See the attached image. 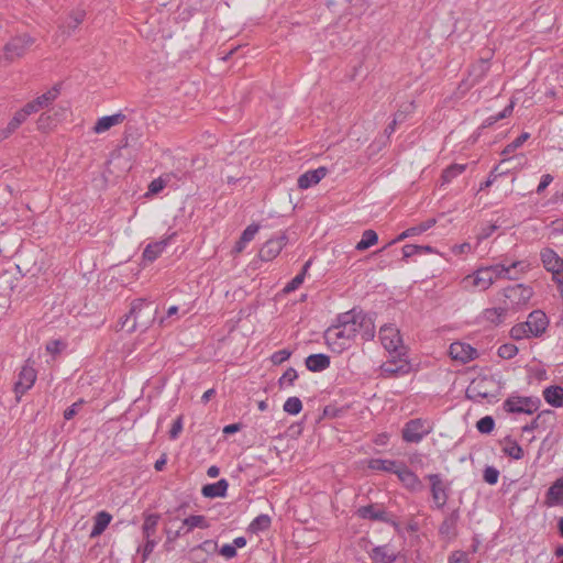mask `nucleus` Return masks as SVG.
Returning a JSON list of instances; mask_svg holds the SVG:
<instances>
[{
  "instance_id": "nucleus-1",
  "label": "nucleus",
  "mask_w": 563,
  "mask_h": 563,
  "mask_svg": "<svg viewBox=\"0 0 563 563\" xmlns=\"http://www.w3.org/2000/svg\"><path fill=\"white\" fill-rule=\"evenodd\" d=\"M374 333L372 319L352 310L339 317L338 323L325 331L324 339L332 351L340 353L347 349L357 335L363 340H369L374 338Z\"/></svg>"
},
{
  "instance_id": "nucleus-2",
  "label": "nucleus",
  "mask_w": 563,
  "mask_h": 563,
  "mask_svg": "<svg viewBox=\"0 0 563 563\" xmlns=\"http://www.w3.org/2000/svg\"><path fill=\"white\" fill-rule=\"evenodd\" d=\"M520 267L521 269H525L528 267V265H525L523 262L518 261L514 262L510 266L505 265H494V266H487L478 268L473 275L466 276L463 280V287L465 289H479V290H486L488 289L495 280L498 278H510L514 279L515 277L510 276L509 273L512 268Z\"/></svg>"
},
{
  "instance_id": "nucleus-3",
  "label": "nucleus",
  "mask_w": 563,
  "mask_h": 563,
  "mask_svg": "<svg viewBox=\"0 0 563 563\" xmlns=\"http://www.w3.org/2000/svg\"><path fill=\"white\" fill-rule=\"evenodd\" d=\"M157 308L144 299L133 301L129 314L125 316L122 327L133 332L137 329H147L156 318Z\"/></svg>"
},
{
  "instance_id": "nucleus-4",
  "label": "nucleus",
  "mask_w": 563,
  "mask_h": 563,
  "mask_svg": "<svg viewBox=\"0 0 563 563\" xmlns=\"http://www.w3.org/2000/svg\"><path fill=\"white\" fill-rule=\"evenodd\" d=\"M500 393L499 383L493 376H477L466 388V397L473 401L492 402Z\"/></svg>"
},
{
  "instance_id": "nucleus-5",
  "label": "nucleus",
  "mask_w": 563,
  "mask_h": 563,
  "mask_svg": "<svg viewBox=\"0 0 563 563\" xmlns=\"http://www.w3.org/2000/svg\"><path fill=\"white\" fill-rule=\"evenodd\" d=\"M549 320L545 313L541 310H534L529 316L526 322L516 324L510 330V335L515 340H521L531 336H540L547 330Z\"/></svg>"
},
{
  "instance_id": "nucleus-6",
  "label": "nucleus",
  "mask_w": 563,
  "mask_h": 563,
  "mask_svg": "<svg viewBox=\"0 0 563 563\" xmlns=\"http://www.w3.org/2000/svg\"><path fill=\"white\" fill-rule=\"evenodd\" d=\"M35 40L26 34H19L11 37L3 47V58L10 63L23 57Z\"/></svg>"
},
{
  "instance_id": "nucleus-7",
  "label": "nucleus",
  "mask_w": 563,
  "mask_h": 563,
  "mask_svg": "<svg viewBox=\"0 0 563 563\" xmlns=\"http://www.w3.org/2000/svg\"><path fill=\"white\" fill-rule=\"evenodd\" d=\"M432 431V423L426 419L417 418L408 421L402 429V439L406 442L418 443Z\"/></svg>"
},
{
  "instance_id": "nucleus-8",
  "label": "nucleus",
  "mask_w": 563,
  "mask_h": 563,
  "mask_svg": "<svg viewBox=\"0 0 563 563\" xmlns=\"http://www.w3.org/2000/svg\"><path fill=\"white\" fill-rule=\"evenodd\" d=\"M533 295L532 288L529 286H525L522 284H517L510 287H507L504 290V296L506 298L507 308L519 309L526 306Z\"/></svg>"
},
{
  "instance_id": "nucleus-9",
  "label": "nucleus",
  "mask_w": 563,
  "mask_h": 563,
  "mask_svg": "<svg viewBox=\"0 0 563 563\" xmlns=\"http://www.w3.org/2000/svg\"><path fill=\"white\" fill-rule=\"evenodd\" d=\"M540 399L537 397L510 396L506 399L504 408L511 413L532 415L539 409Z\"/></svg>"
},
{
  "instance_id": "nucleus-10",
  "label": "nucleus",
  "mask_w": 563,
  "mask_h": 563,
  "mask_svg": "<svg viewBox=\"0 0 563 563\" xmlns=\"http://www.w3.org/2000/svg\"><path fill=\"white\" fill-rule=\"evenodd\" d=\"M379 338L382 344L389 353L401 356L405 351L399 330L394 325H384L380 328Z\"/></svg>"
},
{
  "instance_id": "nucleus-11",
  "label": "nucleus",
  "mask_w": 563,
  "mask_h": 563,
  "mask_svg": "<svg viewBox=\"0 0 563 563\" xmlns=\"http://www.w3.org/2000/svg\"><path fill=\"white\" fill-rule=\"evenodd\" d=\"M427 478L430 483L432 501L438 509H442L449 499V484L440 474H430Z\"/></svg>"
},
{
  "instance_id": "nucleus-12",
  "label": "nucleus",
  "mask_w": 563,
  "mask_h": 563,
  "mask_svg": "<svg viewBox=\"0 0 563 563\" xmlns=\"http://www.w3.org/2000/svg\"><path fill=\"white\" fill-rule=\"evenodd\" d=\"M59 95H60V85L57 84L25 104H26L27 109L31 111V113L33 114L43 109L49 108L53 104V102L59 97Z\"/></svg>"
},
{
  "instance_id": "nucleus-13",
  "label": "nucleus",
  "mask_w": 563,
  "mask_h": 563,
  "mask_svg": "<svg viewBox=\"0 0 563 563\" xmlns=\"http://www.w3.org/2000/svg\"><path fill=\"white\" fill-rule=\"evenodd\" d=\"M35 380L36 371L29 364L27 361L26 364L21 368L19 378L14 384V393L16 395L18 401H20L21 396L34 385Z\"/></svg>"
},
{
  "instance_id": "nucleus-14",
  "label": "nucleus",
  "mask_w": 563,
  "mask_h": 563,
  "mask_svg": "<svg viewBox=\"0 0 563 563\" xmlns=\"http://www.w3.org/2000/svg\"><path fill=\"white\" fill-rule=\"evenodd\" d=\"M449 354L452 360L466 364L478 357V352L472 345L464 342H453L450 345Z\"/></svg>"
},
{
  "instance_id": "nucleus-15",
  "label": "nucleus",
  "mask_w": 563,
  "mask_h": 563,
  "mask_svg": "<svg viewBox=\"0 0 563 563\" xmlns=\"http://www.w3.org/2000/svg\"><path fill=\"white\" fill-rule=\"evenodd\" d=\"M380 369L384 377H394L408 374L411 371V365L407 360L398 356L397 360L393 358L385 362Z\"/></svg>"
},
{
  "instance_id": "nucleus-16",
  "label": "nucleus",
  "mask_w": 563,
  "mask_h": 563,
  "mask_svg": "<svg viewBox=\"0 0 563 563\" xmlns=\"http://www.w3.org/2000/svg\"><path fill=\"white\" fill-rule=\"evenodd\" d=\"M395 474L402 485L411 492H420L423 488L422 482L405 464H398Z\"/></svg>"
},
{
  "instance_id": "nucleus-17",
  "label": "nucleus",
  "mask_w": 563,
  "mask_h": 563,
  "mask_svg": "<svg viewBox=\"0 0 563 563\" xmlns=\"http://www.w3.org/2000/svg\"><path fill=\"white\" fill-rule=\"evenodd\" d=\"M286 244V238L279 236L277 239L268 240L260 250L258 256L263 261H272L275 258Z\"/></svg>"
},
{
  "instance_id": "nucleus-18",
  "label": "nucleus",
  "mask_w": 563,
  "mask_h": 563,
  "mask_svg": "<svg viewBox=\"0 0 563 563\" xmlns=\"http://www.w3.org/2000/svg\"><path fill=\"white\" fill-rule=\"evenodd\" d=\"M63 115V110H52L47 112H43L40 114V117L36 120V128L40 132L47 133L52 131L55 126L57 121Z\"/></svg>"
},
{
  "instance_id": "nucleus-19",
  "label": "nucleus",
  "mask_w": 563,
  "mask_h": 563,
  "mask_svg": "<svg viewBox=\"0 0 563 563\" xmlns=\"http://www.w3.org/2000/svg\"><path fill=\"white\" fill-rule=\"evenodd\" d=\"M547 507L563 506V478H558L548 489L544 498Z\"/></svg>"
},
{
  "instance_id": "nucleus-20",
  "label": "nucleus",
  "mask_w": 563,
  "mask_h": 563,
  "mask_svg": "<svg viewBox=\"0 0 563 563\" xmlns=\"http://www.w3.org/2000/svg\"><path fill=\"white\" fill-rule=\"evenodd\" d=\"M328 174L325 167H319L313 170H308L298 178V187L300 189H308L309 187L317 185Z\"/></svg>"
},
{
  "instance_id": "nucleus-21",
  "label": "nucleus",
  "mask_w": 563,
  "mask_h": 563,
  "mask_svg": "<svg viewBox=\"0 0 563 563\" xmlns=\"http://www.w3.org/2000/svg\"><path fill=\"white\" fill-rule=\"evenodd\" d=\"M31 111L24 104L20 110L14 112L12 119L9 121L7 128L3 131L4 136L12 134L22 123H24L31 115Z\"/></svg>"
},
{
  "instance_id": "nucleus-22",
  "label": "nucleus",
  "mask_w": 563,
  "mask_h": 563,
  "mask_svg": "<svg viewBox=\"0 0 563 563\" xmlns=\"http://www.w3.org/2000/svg\"><path fill=\"white\" fill-rule=\"evenodd\" d=\"M123 120L124 115L122 113L102 117L96 122L93 132L97 134L103 133L110 130L112 126L120 124Z\"/></svg>"
},
{
  "instance_id": "nucleus-23",
  "label": "nucleus",
  "mask_w": 563,
  "mask_h": 563,
  "mask_svg": "<svg viewBox=\"0 0 563 563\" xmlns=\"http://www.w3.org/2000/svg\"><path fill=\"white\" fill-rule=\"evenodd\" d=\"M330 365L329 356L324 354H312L306 358V366L311 372H320Z\"/></svg>"
},
{
  "instance_id": "nucleus-24",
  "label": "nucleus",
  "mask_w": 563,
  "mask_h": 563,
  "mask_svg": "<svg viewBox=\"0 0 563 563\" xmlns=\"http://www.w3.org/2000/svg\"><path fill=\"white\" fill-rule=\"evenodd\" d=\"M169 238L148 244L143 252V258L148 262L155 261L165 250Z\"/></svg>"
},
{
  "instance_id": "nucleus-25",
  "label": "nucleus",
  "mask_w": 563,
  "mask_h": 563,
  "mask_svg": "<svg viewBox=\"0 0 563 563\" xmlns=\"http://www.w3.org/2000/svg\"><path fill=\"white\" fill-rule=\"evenodd\" d=\"M228 486V482L222 478L214 484L205 485L202 487V495L208 498L223 497L225 496Z\"/></svg>"
},
{
  "instance_id": "nucleus-26",
  "label": "nucleus",
  "mask_w": 563,
  "mask_h": 563,
  "mask_svg": "<svg viewBox=\"0 0 563 563\" xmlns=\"http://www.w3.org/2000/svg\"><path fill=\"white\" fill-rule=\"evenodd\" d=\"M545 401L553 407H563V388L561 386H550L543 390Z\"/></svg>"
},
{
  "instance_id": "nucleus-27",
  "label": "nucleus",
  "mask_w": 563,
  "mask_h": 563,
  "mask_svg": "<svg viewBox=\"0 0 563 563\" xmlns=\"http://www.w3.org/2000/svg\"><path fill=\"white\" fill-rule=\"evenodd\" d=\"M112 516L107 511H100L95 516L93 528L90 532L91 538L100 536L111 522Z\"/></svg>"
},
{
  "instance_id": "nucleus-28",
  "label": "nucleus",
  "mask_w": 563,
  "mask_h": 563,
  "mask_svg": "<svg viewBox=\"0 0 563 563\" xmlns=\"http://www.w3.org/2000/svg\"><path fill=\"white\" fill-rule=\"evenodd\" d=\"M371 558L375 563H393L396 560V554L390 552L387 547H377L373 549Z\"/></svg>"
},
{
  "instance_id": "nucleus-29",
  "label": "nucleus",
  "mask_w": 563,
  "mask_h": 563,
  "mask_svg": "<svg viewBox=\"0 0 563 563\" xmlns=\"http://www.w3.org/2000/svg\"><path fill=\"white\" fill-rule=\"evenodd\" d=\"M378 242V235L374 230H365L362 234V239L355 245V250L363 252Z\"/></svg>"
},
{
  "instance_id": "nucleus-30",
  "label": "nucleus",
  "mask_w": 563,
  "mask_h": 563,
  "mask_svg": "<svg viewBox=\"0 0 563 563\" xmlns=\"http://www.w3.org/2000/svg\"><path fill=\"white\" fill-rule=\"evenodd\" d=\"M357 516L363 519L385 520L386 514L380 509H376L373 505L360 507L356 511Z\"/></svg>"
},
{
  "instance_id": "nucleus-31",
  "label": "nucleus",
  "mask_w": 563,
  "mask_h": 563,
  "mask_svg": "<svg viewBox=\"0 0 563 563\" xmlns=\"http://www.w3.org/2000/svg\"><path fill=\"white\" fill-rule=\"evenodd\" d=\"M159 521V515L152 514L145 517L142 530L145 539H152L156 533V528Z\"/></svg>"
},
{
  "instance_id": "nucleus-32",
  "label": "nucleus",
  "mask_w": 563,
  "mask_h": 563,
  "mask_svg": "<svg viewBox=\"0 0 563 563\" xmlns=\"http://www.w3.org/2000/svg\"><path fill=\"white\" fill-rule=\"evenodd\" d=\"M398 463L390 460L372 459L368 461V467L376 471H385L395 473Z\"/></svg>"
},
{
  "instance_id": "nucleus-33",
  "label": "nucleus",
  "mask_w": 563,
  "mask_h": 563,
  "mask_svg": "<svg viewBox=\"0 0 563 563\" xmlns=\"http://www.w3.org/2000/svg\"><path fill=\"white\" fill-rule=\"evenodd\" d=\"M459 520V512L453 511L451 512L441 523L440 526V533L444 536H453L455 532V527Z\"/></svg>"
},
{
  "instance_id": "nucleus-34",
  "label": "nucleus",
  "mask_w": 563,
  "mask_h": 563,
  "mask_svg": "<svg viewBox=\"0 0 563 563\" xmlns=\"http://www.w3.org/2000/svg\"><path fill=\"white\" fill-rule=\"evenodd\" d=\"M86 12L84 10L77 9L69 12L66 18L65 24L69 30H76L85 20Z\"/></svg>"
},
{
  "instance_id": "nucleus-35",
  "label": "nucleus",
  "mask_w": 563,
  "mask_h": 563,
  "mask_svg": "<svg viewBox=\"0 0 563 563\" xmlns=\"http://www.w3.org/2000/svg\"><path fill=\"white\" fill-rule=\"evenodd\" d=\"M503 451L505 454H507L508 456H510L515 460H520L523 457L522 448L516 441H511L509 439L505 440V445H504Z\"/></svg>"
},
{
  "instance_id": "nucleus-36",
  "label": "nucleus",
  "mask_w": 563,
  "mask_h": 563,
  "mask_svg": "<svg viewBox=\"0 0 563 563\" xmlns=\"http://www.w3.org/2000/svg\"><path fill=\"white\" fill-rule=\"evenodd\" d=\"M466 169V164H452L442 173V181L450 183Z\"/></svg>"
},
{
  "instance_id": "nucleus-37",
  "label": "nucleus",
  "mask_w": 563,
  "mask_h": 563,
  "mask_svg": "<svg viewBox=\"0 0 563 563\" xmlns=\"http://www.w3.org/2000/svg\"><path fill=\"white\" fill-rule=\"evenodd\" d=\"M183 525L188 528L187 531H190L194 528L206 529V528L209 527L206 518L203 516H200V515L190 516V517L186 518L183 521Z\"/></svg>"
},
{
  "instance_id": "nucleus-38",
  "label": "nucleus",
  "mask_w": 563,
  "mask_h": 563,
  "mask_svg": "<svg viewBox=\"0 0 563 563\" xmlns=\"http://www.w3.org/2000/svg\"><path fill=\"white\" fill-rule=\"evenodd\" d=\"M507 308H490L484 311V318L492 323H499L506 313Z\"/></svg>"
},
{
  "instance_id": "nucleus-39",
  "label": "nucleus",
  "mask_w": 563,
  "mask_h": 563,
  "mask_svg": "<svg viewBox=\"0 0 563 563\" xmlns=\"http://www.w3.org/2000/svg\"><path fill=\"white\" fill-rule=\"evenodd\" d=\"M489 65L487 59H479L477 64L473 66L470 75L475 77L476 81H479L488 71Z\"/></svg>"
},
{
  "instance_id": "nucleus-40",
  "label": "nucleus",
  "mask_w": 563,
  "mask_h": 563,
  "mask_svg": "<svg viewBox=\"0 0 563 563\" xmlns=\"http://www.w3.org/2000/svg\"><path fill=\"white\" fill-rule=\"evenodd\" d=\"M271 526V518L267 515L257 516L252 523L250 525V529L253 532L262 531L268 529Z\"/></svg>"
},
{
  "instance_id": "nucleus-41",
  "label": "nucleus",
  "mask_w": 563,
  "mask_h": 563,
  "mask_svg": "<svg viewBox=\"0 0 563 563\" xmlns=\"http://www.w3.org/2000/svg\"><path fill=\"white\" fill-rule=\"evenodd\" d=\"M301 409L302 404L298 397H289L284 404V410L289 415H298Z\"/></svg>"
},
{
  "instance_id": "nucleus-42",
  "label": "nucleus",
  "mask_w": 563,
  "mask_h": 563,
  "mask_svg": "<svg viewBox=\"0 0 563 563\" xmlns=\"http://www.w3.org/2000/svg\"><path fill=\"white\" fill-rule=\"evenodd\" d=\"M517 353H518V347L511 343L503 344L498 349V355L505 360L512 358L514 356L517 355Z\"/></svg>"
},
{
  "instance_id": "nucleus-43",
  "label": "nucleus",
  "mask_w": 563,
  "mask_h": 563,
  "mask_svg": "<svg viewBox=\"0 0 563 563\" xmlns=\"http://www.w3.org/2000/svg\"><path fill=\"white\" fill-rule=\"evenodd\" d=\"M529 133H522L521 135H519L514 142H511L510 144H508L504 151H503V155H508L512 152H515L518 147H520L528 139H529Z\"/></svg>"
},
{
  "instance_id": "nucleus-44",
  "label": "nucleus",
  "mask_w": 563,
  "mask_h": 563,
  "mask_svg": "<svg viewBox=\"0 0 563 563\" xmlns=\"http://www.w3.org/2000/svg\"><path fill=\"white\" fill-rule=\"evenodd\" d=\"M514 106H515V102L511 101L509 106H507L500 113H498L497 115L495 117H490L486 120L484 126H489L494 123H496L497 121L501 120V119H505L507 117H509L514 110Z\"/></svg>"
},
{
  "instance_id": "nucleus-45",
  "label": "nucleus",
  "mask_w": 563,
  "mask_h": 563,
  "mask_svg": "<svg viewBox=\"0 0 563 563\" xmlns=\"http://www.w3.org/2000/svg\"><path fill=\"white\" fill-rule=\"evenodd\" d=\"M297 377H298V374H297L296 369L292 367H289L283 374V376L279 378V380H278L279 387L282 388L284 385L291 386L294 384V382L297 379Z\"/></svg>"
},
{
  "instance_id": "nucleus-46",
  "label": "nucleus",
  "mask_w": 563,
  "mask_h": 563,
  "mask_svg": "<svg viewBox=\"0 0 563 563\" xmlns=\"http://www.w3.org/2000/svg\"><path fill=\"white\" fill-rule=\"evenodd\" d=\"M495 426L494 419L489 416L483 417L476 423V427L482 433H489L493 431Z\"/></svg>"
},
{
  "instance_id": "nucleus-47",
  "label": "nucleus",
  "mask_w": 563,
  "mask_h": 563,
  "mask_svg": "<svg viewBox=\"0 0 563 563\" xmlns=\"http://www.w3.org/2000/svg\"><path fill=\"white\" fill-rule=\"evenodd\" d=\"M305 280V272L299 273L296 277H294L284 288L285 294H289L296 290Z\"/></svg>"
},
{
  "instance_id": "nucleus-48",
  "label": "nucleus",
  "mask_w": 563,
  "mask_h": 563,
  "mask_svg": "<svg viewBox=\"0 0 563 563\" xmlns=\"http://www.w3.org/2000/svg\"><path fill=\"white\" fill-rule=\"evenodd\" d=\"M435 223H437V220L434 218H431L424 222H421L420 224H418L416 227L410 228L412 236L418 235V234L431 229Z\"/></svg>"
},
{
  "instance_id": "nucleus-49",
  "label": "nucleus",
  "mask_w": 563,
  "mask_h": 563,
  "mask_svg": "<svg viewBox=\"0 0 563 563\" xmlns=\"http://www.w3.org/2000/svg\"><path fill=\"white\" fill-rule=\"evenodd\" d=\"M260 225L258 224H251L249 225L241 234L240 239L242 242H245L246 244L251 242L255 234L258 232Z\"/></svg>"
},
{
  "instance_id": "nucleus-50",
  "label": "nucleus",
  "mask_w": 563,
  "mask_h": 563,
  "mask_svg": "<svg viewBox=\"0 0 563 563\" xmlns=\"http://www.w3.org/2000/svg\"><path fill=\"white\" fill-rule=\"evenodd\" d=\"M290 355H291V352L289 350H280V351L275 352L271 356V361L274 365H280L282 363L287 361L290 357Z\"/></svg>"
},
{
  "instance_id": "nucleus-51",
  "label": "nucleus",
  "mask_w": 563,
  "mask_h": 563,
  "mask_svg": "<svg viewBox=\"0 0 563 563\" xmlns=\"http://www.w3.org/2000/svg\"><path fill=\"white\" fill-rule=\"evenodd\" d=\"M483 477L486 483L494 485L498 481L499 472L495 467L488 466L485 468Z\"/></svg>"
},
{
  "instance_id": "nucleus-52",
  "label": "nucleus",
  "mask_w": 563,
  "mask_h": 563,
  "mask_svg": "<svg viewBox=\"0 0 563 563\" xmlns=\"http://www.w3.org/2000/svg\"><path fill=\"white\" fill-rule=\"evenodd\" d=\"M166 183L162 178H156L151 181L148 185L147 195H156L162 191L165 187Z\"/></svg>"
},
{
  "instance_id": "nucleus-53",
  "label": "nucleus",
  "mask_w": 563,
  "mask_h": 563,
  "mask_svg": "<svg viewBox=\"0 0 563 563\" xmlns=\"http://www.w3.org/2000/svg\"><path fill=\"white\" fill-rule=\"evenodd\" d=\"M181 430H183V416H179L173 423L172 429L169 430V438L172 440H175L179 435Z\"/></svg>"
},
{
  "instance_id": "nucleus-54",
  "label": "nucleus",
  "mask_w": 563,
  "mask_h": 563,
  "mask_svg": "<svg viewBox=\"0 0 563 563\" xmlns=\"http://www.w3.org/2000/svg\"><path fill=\"white\" fill-rule=\"evenodd\" d=\"M219 553L224 556L225 559H232L236 555L235 547L232 544H224Z\"/></svg>"
},
{
  "instance_id": "nucleus-55",
  "label": "nucleus",
  "mask_w": 563,
  "mask_h": 563,
  "mask_svg": "<svg viewBox=\"0 0 563 563\" xmlns=\"http://www.w3.org/2000/svg\"><path fill=\"white\" fill-rule=\"evenodd\" d=\"M420 245L408 244L402 247L404 257L408 258L419 253Z\"/></svg>"
},
{
  "instance_id": "nucleus-56",
  "label": "nucleus",
  "mask_w": 563,
  "mask_h": 563,
  "mask_svg": "<svg viewBox=\"0 0 563 563\" xmlns=\"http://www.w3.org/2000/svg\"><path fill=\"white\" fill-rule=\"evenodd\" d=\"M472 250V246L470 243H462V244H459V245H454L452 247V252L456 255H460V254H467L470 253Z\"/></svg>"
},
{
  "instance_id": "nucleus-57",
  "label": "nucleus",
  "mask_w": 563,
  "mask_h": 563,
  "mask_svg": "<svg viewBox=\"0 0 563 563\" xmlns=\"http://www.w3.org/2000/svg\"><path fill=\"white\" fill-rule=\"evenodd\" d=\"M82 404V400H79L78 402H75L69 408H67L65 411H64V418L66 420H70L76 413H77V410H78V407Z\"/></svg>"
},
{
  "instance_id": "nucleus-58",
  "label": "nucleus",
  "mask_w": 563,
  "mask_h": 563,
  "mask_svg": "<svg viewBox=\"0 0 563 563\" xmlns=\"http://www.w3.org/2000/svg\"><path fill=\"white\" fill-rule=\"evenodd\" d=\"M450 563H468V556L464 552H454L451 556Z\"/></svg>"
},
{
  "instance_id": "nucleus-59",
  "label": "nucleus",
  "mask_w": 563,
  "mask_h": 563,
  "mask_svg": "<svg viewBox=\"0 0 563 563\" xmlns=\"http://www.w3.org/2000/svg\"><path fill=\"white\" fill-rule=\"evenodd\" d=\"M553 180L552 176L549 174H545L542 176L541 181L537 188V192L541 194Z\"/></svg>"
},
{
  "instance_id": "nucleus-60",
  "label": "nucleus",
  "mask_w": 563,
  "mask_h": 563,
  "mask_svg": "<svg viewBox=\"0 0 563 563\" xmlns=\"http://www.w3.org/2000/svg\"><path fill=\"white\" fill-rule=\"evenodd\" d=\"M145 540H146V543L143 549V559L144 560L147 559V556L153 552V550L156 545V542L153 539H145Z\"/></svg>"
},
{
  "instance_id": "nucleus-61",
  "label": "nucleus",
  "mask_w": 563,
  "mask_h": 563,
  "mask_svg": "<svg viewBox=\"0 0 563 563\" xmlns=\"http://www.w3.org/2000/svg\"><path fill=\"white\" fill-rule=\"evenodd\" d=\"M538 427H539V417L533 419L531 421V423L523 426L522 427V432L523 433H532L536 429H538Z\"/></svg>"
},
{
  "instance_id": "nucleus-62",
  "label": "nucleus",
  "mask_w": 563,
  "mask_h": 563,
  "mask_svg": "<svg viewBox=\"0 0 563 563\" xmlns=\"http://www.w3.org/2000/svg\"><path fill=\"white\" fill-rule=\"evenodd\" d=\"M245 245H246V243L242 242V240L239 239V241L235 243V245L233 246V249L231 251V254L233 255V257H236L240 253H242L243 250L245 249Z\"/></svg>"
},
{
  "instance_id": "nucleus-63",
  "label": "nucleus",
  "mask_w": 563,
  "mask_h": 563,
  "mask_svg": "<svg viewBox=\"0 0 563 563\" xmlns=\"http://www.w3.org/2000/svg\"><path fill=\"white\" fill-rule=\"evenodd\" d=\"M241 429V426L239 423H232L228 424L223 428V432L227 434H231L234 432H238Z\"/></svg>"
},
{
  "instance_id": "nucleus-64",
  "label": "nucleus",
  "mask_w": 563,
  "mask_h": 563,
  "mask_svg": "<svg viewBox=\"0 0 563 563\" xmlns=\"http://www.w3.org/2000/svg\"><path fill=\"white\" fill-rule=\"evenodd\" d=\"M46 350L51 353L59 352V341H52L47 344Z\"/></svg>"
}]
</instances>
